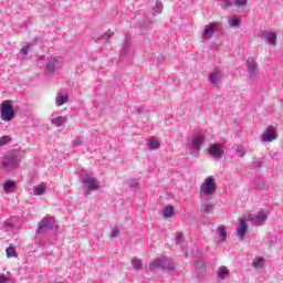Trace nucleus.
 Instances as JSON below:
<instances>
[{
	"label": "nucleus",
	"instance_id": "obj_1",
	"mask_svg": "<svg viewBox=\"0 0 283 283\" xmlns=\"http://www.w3.org/2000/svg\"><path fill=\"white\" fill-rule=\"evenodd\" d=\"M175 269L176 266L174 265V261L167 258H158L146 268V271H163L164 273H174Z\"/></svg>",
	"mask_w": 283,
	"mask_h": 283
},
{
	"label": "nucleus",
	"instance_id": "obj_2",
	"mask_svg": "<svg viewBox=\"0 0 283 283\" xmlns=\"http://www.w3.org/2000/svg\"><path fill=\"white\" fill-rule=\"evenodd\" d=\"M21 158H25V150H19L17 154H8L3 159V167L7 171H12V169H17L19 167V163H21Z\"/></svg>",
	"mask_w": 283,
	"mask_h": 283
},
{
	"label": "nucleus",
	"instance_id": "obj_3",
	"mask_svg": "<svg viewBox=\"0 0 283 283\" xmlns=\"http://www.w3.org/2000/svg\"><path fill=\"white\" fill-rule=\"evenodd\" d=\"M1 109V120L4 123H10L14 118V107L12 106V101H3L0 106Z\"/></svg>",
	"mask_w": 283,
	"mask_h": 283
},
{
	"label": "nucleus",
	"instance_id": "obj_4",
	"mask_svg": "<svg viewBox=\"0 0 283 283\" xmlns=\"http://www.w3.org/2000/svg\"><path fill=\"white\" fill-rule=\"evenodd\" d=\"M200 189L203 196H211L216 193V179H213V177L211 176L207 177L202 182Z\"/></svg>",
	"mask_w": 283,
	"mask_h": 283
},
{
	"label": "nucleus",
	"instance_id": "obj_5",
	"mask_svg": "<svg viewBox=\"0 0 283 283\" xmlns=\"http://www.w3.org/2000/svg\"><path fill=\"white\" fill-rule=\"evenodd\" d=\"M82 184L86 189H90V191H96L101 189V181L96 177H92L90 175H86L82 179Z\"/></svg>",
	"mask_w": 283,
	"mask_h": 283
},
{
	"label": "nucleus",
	"instance_id": "obj_6",
	"mask_svg": "<svg viewBox=\"0 0 283 283\" xmlns=\"http://www.w3.org/2000/svg\"><path fill=\"white\" fill-rule=\"evenodd\" d=\"M216 32H220V25L216 24L214 22L207 24L202 33L203 41H209V39H211Z\"/></svg>",
	"mask_w": 283,
	"mask_h": 283
},
{
	"label": "nucleus",
	"instance_id": "obj_7",
	"mask_svg": "<svg viewBox=\"0 0 283 283\" xmlns=\"http://www.w3.org/2000/svg\"><path fill=\"white\" fill-rule=\"evenodd\" d=\"M247 67L249 78H251V81H255L260 75L258 74V63L253 57H248Z\"/></svg>",
	"mask_w": 283,
	"mask_h": 283
},
{
	"label": "nucleus",
	"instance_id": "obj_8",
	"mask_svg": "<svg viewBox=\"0 0 283 283\" xmlns=\"http://www.w3.org/2000/svg\"><path fill=\"white\" fill-rule=\"evenodd\" d=\"M223 78H224V74L220 69H214L209 75L210 84L213 85V87H219Z\"/></svg>",
	"mask_w": 283,
	"mask_h": 283
},
{
	"label": "nucleus",
	"instance_id": "obj_9",
	"mask_svg": "<svg viewBox=\"0 0 283 283\" xmlns=\"http://www.w3.org/2000/svg\"><path fill=\"white\" fill-rule=\"evenodd\" d=\"M52 229H54V221L52 219L43 218L39 223L36 233L41 235L46 231H52Z\"/></svg>",
	"mask_w": 283,
	"mask_h": 283
},
{
	"label": "nucleus",
	"instance_id": "obj_10",
	"mask_svg": "<svg viewBox=\"0 0 283 283\" xmlns=\"http://www.w3.org/2000/svg\"><path fill=\"white\" fill-rule=\"evenodd\" d=\"M209 155L217 160H221L222 156H224V150H222V144L210 145Z\"/></svg>",
	"mask_w": 283,
	"mask_h": 283
},
{
	"label": "nucleus",
	"instance_id": "obj_11",
	"mask_svg": "<svg viewBox=\"0 0 283 283\" xmlns=\"http://www.w3.org/2000/svg\"><path fill=\"white\" fill-rule=\"evenodd\" d=\"M205 144V133L199 132L192 137L191 149L200 151V147Z\"/></svg>",
	"mask_w": 283,
	"mask_h": 283
},
{
	"label": "nucleus",
	"instance_id": "obj_12",
	"mask_svg": "<svg viewBox=\"0 0 283 283\" xmlns=\"http://www.w3.org/2000/svg\"><path fill=\"white\" fill-rule=\"evenodd\" d=\"M63 65V60L56 57H50L46 63V72L52 74L54 70H59Z\"/></svg>",
	"mask_w": 283,
	"mask_h": 283
},
{
	"label": "nucleus",
	"instance_id": "obj_13",
	"mask_svg": "<svg viewBox=\"0 0 283 283\" xmlns=\"http://www.w3.org/2000/svg\"><path fill=\"white\" fill-rule=\"evenodd\" d=\"M277 138V133L273 130L272 126H269L266 130L261 135L262 143H273Z\"/></svg>",
	"mask_w": 283,
	"mask_h": 283
},
{
	"label": "nucleus",
	"instance_id": "obj_14",
	"mask_svg": "<svg viewBox=\"0 0 283 283\" xmlns=\"http://www.w3.org/2000/svg\"><path fill=\"white\" fill-rule=\"evenodd\" d=\"M262 36L270 45H275V43H277V33L275 32L263 31Z\"/></svg>",
	"mask_w": 283,
	"mask_h": 283
},
{
	"label": "nucleus",
	"instance_id": "obj_15",
	"mask_svg": "<svg viewBox=\"0 0 283 283\" xmlns=\"http://www.w3.org/2000/svg\"><path fill=\"white\" fill-rule=\"evenodd\" d=\"M266 212L264 210H260L253 219V224H255V227H262L264 222H266Z\"/></svg>",
	"mask_w": 283,
	"mask_h": 283
},
{
	"label": "nucleus",
	"instance_id": "obj_16",
	"mask_svg": "<svg viewBox=\"0 0 283 283\" xmlns=\"http://www.w3.org/2000/svg\"><path fill=\"white\" fill-rule=\"evenodd\" d=\"M237 235L241 240L247 235V221L244 219L240 220L239 229L237 230Z\"/></svg>",
	"mask_w": 283,
	"mask_h": 283
},
{
	"label": "nucleus",
	"instance_id": "obj_17",
	"mask_svg": "<svg viewBox=\"0 0 283 283\" xmlns=\"http://www.w3.org/2000/svg\"><path fill=\"white\" fill-rule=\"evenodd\" d=\"M55 127H63L67 123V116H57L51 120Z\"/></svg>",
	"mask_w": 283,
	"mask_h": 283
},
{
	"label": "nucleus",
	"instance_id": "obj_18",
	"mask_svg": "<svg viewBox=\"0 0 283 283\" xmlns=\"http://www.w3.org/2000/svg\"><path fill=\"white\" fill-rule=\"evenodd\" d=\"M132 54V43L129 41L124 42V48L119 54L120 59H125V56H129Z\"/></svg>",
	"mask_w": 283,
	"mask_h": 283
},
{
	"label": "nucleus",
	"instance_id": "obj_19",
	"mask_svg": "<svg viewBox=\"0 0 283 283\" xmlns=\"http://www.w3.org/2000/svg\"><path fill=\"white\" fill-rule=\"evenodd\" d=\"M230 272L229 269H227V266H220L218 269V280H226V277H229Z\"/></svg>",
	"mask_w": 283,
	"mask_h": 283
},
{
	"label": "nucleus",
	"instance_id": "obj_20",
	"mask_svg": "<svg viewBox=\"0 0 283 283\" xmlns=\"http://www.w3.org/2000/svg\"><path fill=\"white\" fill-rule=\"evenodd\" d=\"M213 203L211 202H203L201 203V213H211L213 211Z\"/></svg>",
	"mask_w": 283,
	"mask_h": 283
},
{
	"label": "nucleus",
	"instance_id": "obj_21",
	"mask_svg": "<svg viewBox=\"0 0 283 283\" xmlns=\"http://www.w3.org/2000/svg\"><path fill=\"white\" fill-rule=\"evenodd\" d=\"M253 266L258 269V271L264 269V258L259 256L253 260Z\"/></svg>",
	"mask_w": 283,
	"mask_h": 283
},
{
	"label": "nucleus",
	"instance_id": "obj_22",
	"mask_svg": "<svg viewBox=\"0 0 283 283\" xmlns=\"http://www.w3.org/2000/svg\"><path fill=\"white\" fill-rule=\"evenodd\" d=\"M34 196H43L45 193V185L41 184L33 187Z\"/></svg>",
	"mask_w": 283,
	"mask_h": 283
},
{
	"label": "nucleus",
	"instance_id": "obj_23",
	"mask_svg": "<svg viewBox=\"0 0 283 283\" xmlns=\"http://www.w3.org/2000/svg\"><path fill=\"white\" fill-rule=\"evenodd\" d=\"M217 235L220 238L221 242H224L227 240V228L219 227L217 229Z\"/></svg>",
	"mask_w": 283,
	"mask_h": 283
},
{
	"label": "nucleus",
	"instance_id": "obj_24",
	"mask_svg": "<svg viewBox=\"0 0 283 283\" xmlns=\"http://www.w3.org/2000/svg\"><path fill=\"white\" fill-rule=\"evenodd\" d=\"M6 253H7V258H17V248H14L13 244H10L7 250H6Z\"/></svg>",
	"mask_w": 283,
	"mask_h": 283
},
{
	"label": "nucleus",
	"instance_id": "obj_25",
	"mask_svg": "<svg viewBox=\"0 0 283 283\" xmlns=\"http://www.w3.org/2000/svg\"><path fill=\"white\" fill-rule=\"evenodd\" d=\"M132 265L137 270V271H143V261L139 259L135 258L132 260Z\"/></svg>",
	"mask_w": 283,
	"mask_h": 283
},
{
	"label": "nucleus",
	"instance_id": "obj_26",
	"mask_svg": "<svg viewBox=\"0 0 283 283\" xmlns=\"http://www.w3.org/2000/svg\"><path fill=\"white\" fill-rule=\"evenodd\" d=\"M67 95H62L56 97L55 103L57 107H61V105H65V103H67Z\"/></svg>",
	"mask_w": 283,
	"mask_h": 283
},
{
	"label": "nucleus",
	"instance_id": "obj_27",
	"mask_svg": "<svg viewBox=\"0 0 283 283\" xmlns=\"http://www.w3.org/2000/svg\"><path fill=\"white\" fill-rule=\"evenodd\" d=\"M235 154L239 158H244V156H247V148H244L243 146H238L235 149Z\"/></svg>",
	"mask_w": 283,
	"mask_h": 283
},
{
	"label": "nucleus",
	"instance_id": "obj_28",
	"mask_svg": "<svg viewBox=\"0 0 283 283\" xmlns=\"http://www.w3.org/2000/svg\"><path fill=\"white\" fill-rule=\"evenodd\" d=\"M174 213H175V211H174V207H166L165 209H164V216H165V218H172V216H174Z\"/></svg>",
	"mask_w": 283,
	"mask_h": 283
},
{
	"label": "nucleus",
	"instance_id": "obj_29",
	"mask_svg": "<svg viewBox=\"0 0 283 283\" xmlns=\"http://www.w3.org/2000/svg\"><path fill=\"white\" fill-rule=\"evenodd\" d=\"M12 140V137L6 135L0 138V147H6L10 142Z\"/></svg>",
	"mask_w": 283,
	"mask_h": 283
},
{
	"label": "nucleus",
	"instance_id": "obj_30",
	"mask_svg": "<svg viewBox=\"0 0 283 283\" xmlns=\"http://www.w3.org/2000/svg\"><path fill=\"white\" fill-rule=\"evenodd\" d=\"M148 147H149V149H158L160 147V142H158L156 139H150L148 142Z\"/></svg>",
	"mask_w": 283,
	"mask_h": 283
},
{
	"label": "nucleus",
	"instance_id": "obj_31",
	"mask_svg": "<svg viewBox=\"0 0 283 283\" xmlns=\"http://www.w3.org/2000/svg\"><path fill=\"white\" fill-rule=\"evenodd\" d=\"M114 36V32L107 31L104 33L101 38L97 39V41H106V43L109 41V38Z\"/></svg>",
	"mask_w": 283,
	"mask_h": 283
},
{
	"label": "nucleus",
	"instance_id": "obj_32",
	"mask_svg": "<svg viewBox=\"0 0 283 283\" xmlns=\"http://www.w3.org/2000/svg\"><path fill=\"white\" fill-rule=\"evenodd\" d=\"M153 10L157 14H160V12H163V2L157 1Z\"/></svg>",
	"mask_w": 283,
	"mask_h": 283
},
{
	"label": "nucleus",
	"instance_id": "obj_33",
	"mask_svg": "<svg viewBox=\"0 0 283 283\" xmlns=\"http://www.w3.org/2000/svg\"><path fill=\"white\" fill-rule=\"evenodd\" d=\"M229 25H231V28H238V25H240V19L233 17V18L229 21Z\"/></svg>",
	"mask_w": 283,
	"mask_h": 283
},
{
	"label": "nucleus",
	"instance_id": "obj_34",
	"mask_svg": "<svg viewBox=\"0 0 283 283\" xmlns=\"http://www.w3.org/2000/svg\"><path fill=\"white\" fill-rule=\"evenodd\" d=\"M12 187H14V181H12V180H8L3 185L4 191H10V189H12Z\"/></svg>",
	"mask_w": 283,
	"mask_h": 283
},
{
	"label": "nucleus",
	"instance_id": "obj_35",
	"mask_svg": "<svg viewBox=\"0 0 283 283\" xmlns=\"http://www.w3.org/2000/svg\"><path fill=\"white\" fill-rule=\"evenodd\" d=\"M120 234V229H118V227H114L112 232H111V238H118V235Z\"/></svg>",
	"mask_w": 283,
	"mask_h": 283
},
{
	"label": "nucleus",
	"instance_id": "obj_36",
	"mask_svg": "<svg viewBox=\"0 0 283 283\" xmlns=\"http://www.w3.org/2000/svg\"><path fill=\"white\" fill-rule=\"evenodd\" d=\"M262 165H264V164H263L262 160H260V159H255V160L252 163V167H253L254 169H260V167H262Z\"/></svg>",
	"mask_w": 283,
	"mask_h": 283
},
{
	"label": "nucleus",
	"instance_id": "obj_37",
	"mask_svg": "<svg viewBox=\"0 0 283 283\" xmlns=\"http://www.w3.org/2000/svg\"><path fill=\"white\" fill-rule=\"evenodd\" d=\"M221 8H231V6H233V2H231V0H221Z\"/></svg>",
	"mask_w": 283,
	"mask_h": 283
},
{
	"label": "nucleus",
	"instance_id": "obj_38",
	"mask_svg": "<svg viewBox=\"0 0 283 283\" xmlns=\"http://www.w3.org/2000/svg\"><path fill=\"white\" fill-rule=\"evenodd\" d=\"M83 139L81 137H77L75 140H73V147H82Z\"/></svg>",
	"mask_w": 283,
	"mask_h": 283
},
{
	"label": "nucleus",
	"instance_id": "obj_39",
	"mask_svg": "<svg viewBox=\"0 0 283 283\" xmlns=\"http://www.w3.org/2000/svg\"><path fill=\"white\" fill-rule=\"evenodd\" d=\"M181 242H182V233L177 232L176 239H175V244H180Z\"/></svg>",
	"mask_w": 283,
	"mask_h": 283
},
{
	"label": "nucleus",
	"instance_id": "obj_40",
	"mask_svg": "<svg viewBox=\"0 0 283 283\" xmlns=\"http://www.w3.org/2000/svg\"><path fill=\"white\" fill-rule=\"evenodd\" d=\"M234 3L239 8H243L244 6H247V0H235Z\"/></svg>",
	"mask_w": 283,
	"mask_h": 283
},
{
	"label": "nucleus",
	"instance_id": "obj_41",
	"mask_svg": "<svg viewBox=\"0 0 283 283\" xmlns=\"http://www.w3.org/2000/svg\"><path fill=\"white\" fill-rule=\"evenodd\" d=\"M28 52H30V46L29 45L23 46L21 50V53L23 54V56H28Z\"/></svg>",
	"mask_w": 283,
	"mask_h": 283
},
{
	"label": "nucleus",
	"instance_id": "obj_42",
	"mask_svg": "<svg viewBox=\"0 0 283 283\" xmlns=\"http://www.w3.org/2000/svg\"><path fill=\"white\" fill-rule=\"evenodd\" d=\"M8 282V276L6 274L0 275V283H7Z\"/></svg>",
	"mask_w": 283,
	"mask_h": 283
},
{
	"label": "nucleus",
	"instance_id": "obj_43",
	"mask_svg": "<svg viewBox=\"0 0 283 283\" xmlns=\"http://www.w3.org/2000/svg\"><path fill=\"white\" fill-rule=\"evenodd\" d=\"M130 188L136 189L138 187V182L136 180L130 181Z\"/></svg>",
	"mask_w": 283,
	"mask_h": 283
},
{
	"label": "nucleus",
	"instance_id": "obj_44",
	"mask_svg": "<svg viewBox=\"0 0 283 283\" xmlns=\"http://www.w3.org/2000/svg\"><path fill=\"white\" fill-rule=\"evenodd\" d=\"M7 227H10V228H12V224H11V223H8V224H7Z\"/></svg>",
	"mask_w": 283,
	"mask_h": 283
}]
</instances>
